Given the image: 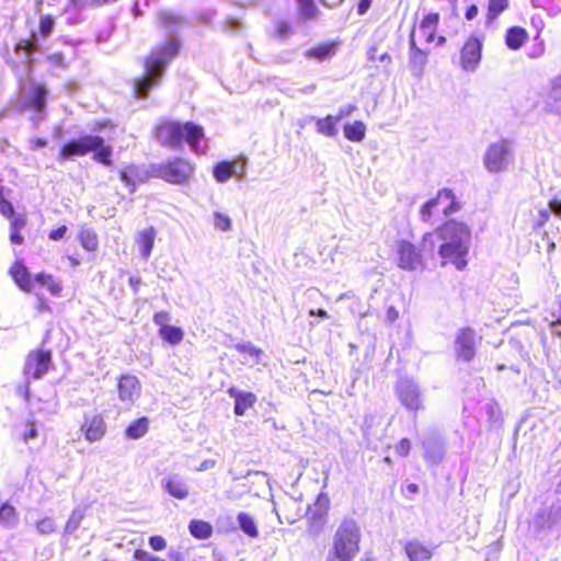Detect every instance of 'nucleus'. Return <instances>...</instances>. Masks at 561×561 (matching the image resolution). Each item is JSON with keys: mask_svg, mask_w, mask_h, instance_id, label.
Wrapping results in <instances>:
<instances>
[{"mask_svg": "<svg viewBox=\"0 0 561 561\" xmlns=\"http://www.w3.org/2000/svg\"><path fill=\"white\" fill-rule=\"evenodd\" d=\"M344 137L353 142H360L366 136V125L362 121L347 123L343 127Z\"/></svg>", "mask_w": 561, "mask_h": 561, "instance_id": "obj_32", "label": "nucleus"}, {"mask_svg": "<svg viewBox=\"0 0 561 561\" xmlns=\"http://www.w3.org/2000/svg\"><path fill=\"white\" fill-rule=\"evenodd\" d=\"M290 32V25L284 21H279L275 25V34L278 37H285Z\"/></svg>", "mask_w": 561, "mask_h": 561, "instance_id": "obj_58", "label": "nucleus"}, {"mask_svg": "<svg viewBox=\"0 0 561 561\" xmlns=\"http://www.w3.org/2000/svg\"><path fill=\"white\" fill-rule=\"evenodd\" d=\"M340 47V41L337 39H325L317 43L312 47L308 48L304 55L308 59H314L323 61L327 58L334 56Z\"/></svg>", "mask_w": 561, "mask_h": 561, "instance_id": "obj_19", "label": "nucleus"}, {"mask_svg": "<svg viewBox=\"0 0 561 561\" xmlns=\"http://www.w3.org/2000/svg\"><path fill=\"white\" fill-rule=\"evenodd\" d=\"M331 502L325 493H320L312 505L309 506L308 517V534L309 536L316 537L322 526L325 524Z\"/></svg>", "mask_w": 561, "mask_h": 561, "instance_id": "obj_12", "label": "nucleus"}, {"mask_svg": "<svg viewBox=\"0 0 561 561\" xmlns=\"http://www.w3.org/2000/svg\"><path fill=\"white\" fill-rule=\"evenodd\" d=\"M336 118L329 114L323 118H319L316 122L317 131L327 137H335L337 134Z\"/></svg>", "mask_w": 561, "mask_h": 561, "instance_id": "obj_37", "label": "nucleus"}, {"mask_svg": "<svg viewBox=\"0 0 561 561\" xmlns=\"http://www.w3.org/2000/svg\"><path fill=\"white\" fill-rule=\"evenodd\" d=\"M214 221L216 228H218L221 231H228L231 228V221L227 215L216 213L214 216Z\"/></svg>", "mask_w": 561, "mask_h": 561, "instance_id": "obj_49", "label": "nucleus"}, {"mask_svg": "<svg viewBox=\"0 0 561 561\" xmlns=\"http://www.w3.org/2000/svg\"><path fill=\"white\" fill-rule=\"evenodd\" d=\"M356 110V106L355 105H346L344 107H341L339 110V112L336 113V115H333V117L336 118V122L339 123L341 119L345 118V117H348L350 115H352V113Z\"/></svg>", "mask_w": 561, "mask_h": 561, "instance_id": "obj_57", "label": "nucleus"}, {"mask_svg": "<svg viewBox=\"0 0 561 561\" xmlns=\"http://www.w3.org/2000/svg\"><path fill=\"white\" fill-rule=\"evenodd\" d=\"M170 320L168 311H158L153 314V322L160 328L169 325L167 322Z\"/></svg>", "mask_w": 561, "mask_h": 561, "instance_id": "obj_55", "label": "nucleus"}, {"mask_svg": "<svg viewBox=\"0 0 561 561\" xmlns=\"http://www.w3.org/2000/svg\"><path fill=\"white\" fill-rule=\"evenodd\" d=\"M36 48V42L32 38H24L16 44V50L33 51Z\"/></svg>", "mask_w": 561, "mask_h": 561, "instance_id": "obj_53", "label": "nucleus"}, {"mask_svg": "<svg viewBox=\"0 0 561 561\" xmlns=\"http://www.w3.org/2000/svg\"><path fill=\"white\" fill-rule=\"evenodd\" d=\"M367 58L371 62L379 61V62L390 64L392 60L391 56L388 53H383V54L377 56V47L376 46L369 47V49L367 51Z\"/></svg>", "mask_w": 561, "mask_h": 561, "instance_id": "obj_48", "label": "nucleus"}, {"mask_svg": "<svg viewBox=\"0 0 561 561\" xmlns=\"http://www.w3.org/2000/svg\"><path fill=\"white\" fill-rule=\"evenodd\" d=\"M35 310L39 313L51 311L48 300L45 299L44 297H38L36 305H35Z\"/></svg>", "mask_w": 561, "mask_h": 561, "instance_id": "obj_61", "label": "nucleus"}, {"mask_svg": "<svg viewBox=\"0 0 561 561\" xmlns=\"http://www.w3.org/2000/svg\"><path fill=\"white\" fill-rule=\"evenodd\" d=\"M396 260L398 267L404 271H414L423 265L421 250L409 240H400L397 243Z\"/></svg>", "mask_w": 561, "mask_h": 561, "instance_id": "obj_13", "label": "nucleus"}, {"mask_svg": "<svg viewBox=\"0 0 561 561\" xmlns=\"http://www.w3.org/2000/svg\"><path fill=\"white\" fill-rule=\"evenodd\" d=\"M482 340L477 336L471 328H462L458 331L455 345L456 356L463 362H471L476 356L474 345Z\"/></svg>", "mask_w": 561, "mask_h": 561, "instance_id": "obj_15", "label": "nucleus"}, {"mask_svg": "<svg viewBox=\"0 0 561 561\" xmlns=\"http://www.w3.org/2000/svg\"><path fill=\"white\" fill-rule=\"evenodd\" d=\"M561 96V78L552 81L550 99L554 102Z\"/></svg>", "mask_w": 561, "mask_h": 561, "instance_id": "obj_62", "label": "nucleus"}, {"mask_svg": "<svg viewBox=\"0 0 561 561\" xmlns=\"http://www.w3.org/2000/svg\"><path fill=\"white\" fill-rule=\"evenodd\" d=\"M512 150L507 140H500L488 147L484 154V167L491 173L503 171L511 159Z\"/></svg>", "mask_w": 561, "mask_h": 561, "instance_id": "obj_11", "label": "nucleus"}, {"mask_svg": "<svg viewBox=\"0 0 561 561\" xmlns=\"http://www.w3.org/2000/svg\"><path fill=\"white\" fill-rule=\"evenodd\" d=\"M14 436L18 440L28 443L38 436V430L35 420H23L14 426Z\"/></svg>", "mask_w": 561, "mask_h": 561, "instance_id": "obj_29", "label": "nucleus"}, {"mask_svg": "<svg viewBox=\"0 0 561 561\" xmlns=\"http://www.w3.org/2000/svg\"><path fill=\"white\" fill-rule=\"evenodd\" d=\"M399 401L411 411H419L422 408L421 394L416 386L410 382H402L397 388Z\"/></svg>", "mask_w": 561, "mask_h": 561, "instance_id": "obj_18", "label": "nucleus"}, {"mask_svg": "<svg viewBox=\"0 0 561 561\" xmlns=\"http://www.w3.org/2000/svg\"><path fill=\"white\" fill-rule=\"evenodd\" d=\"M228 394L234 399V414L238 416L244 415L256 402L254 393L239 391L233 387L228 389Z\"/></svg>", "mask_w": 561, "mask_h": 561, "instance_id": "obj_22", "label": "nucleus"}, {"mask_svg": "<svg viewBox=\"0 0 561 561\" xmlns=\"http://www.w3.org/2000/svg\"><path fill=\"white\" fill-rule=\"evenodd\" d=\"M195 171V165L182 157H173L150 168V175L163 180L167 183L183 185L187 184Z\"/></svg>", "mask_w": 561, "mask_h": 561, "instance_id": "obj_6", "label": "nucleus"}, {"mask_svg": "<svg viewBox=\"0 0 561 561\" xmlns=\"http://www.w3.org/2000/svg\"><path fill=\"white\" fill-rule=\"evenodd\" d=\"M30 145L33 149H41L48 145V140L44 137H35L30 140Z\"/></svg>", "mask_w": 561, "mask_h": 561, "instance_id": "obj_64", "label": "nucleus"}, {"mask_svg": "<svg viewBox=\"0 0 561 561\" xmlns=\"http://www.w3.org/2000/svg\"><path fill=\"white\" fill-rule=\"evenodd\" d=\"M0 214L7 219L11 220L18 214H15V209L13 204L3 196V187L1 186V195H0Z\"/></svg>", "mask_w": 561, "mask_h": 561, "instance_id": "obj_46", "label": "nucleus"}, {"mask_svg": "<svg viewBox=\"0 0 561 561\" xmlns=\"http://www.w3.org/2000/svg\"><path fill=\"white\" fill-rule=\"evenodd\" d=\"M236 172V163L233 161H221L214 167V178L219 183L227 182Z\"/></svg>", "mask_w": 561, "mask_h": 561, "instance_id": "obj_36", "label": "nucleus"}, {"mask_svg": "<svg viewBox=\"0 0 561 561\" xmlns=\"http://www.w3.org/2000/svg\"><path fill=\"white\" fill-rule=\"evenodd\" d=\"M239 526L242 531L251 538H255L259 535L257 527L253 518L247 513H240L238 515Z\"/></svg>", "mask_w": 561, "mask_h": 561, "instance_id": "obj_42", "label": "nucleus"}, {"mask_svg": "<svg viewBox=\"0 0 561 561\" xmlns=\"http://www.w3.org/2000/svg\"><path fill=\"white\" fill-rule=\"evenodd\" d=\"M430 51L423 49L417 45L415 38V25H413L409 33V67L416 76L424 73Z\"/></svg>", "mask_w": 561, "mask_h": 561, "instance_id": "obj_16", "label": "nucleus"}, {"mask_svg": "<svg viewBox=\"0 0 561 561\" xmlns=\"http://www.w3.org/2000/svg\"><path fill=\"white\" fill-rule=\"evenodd\" d=\"M528 39V31L519 25L510 26L504 36L505 45L510 50H519Z\"/></svg>", "mask_w": 561, "mask_h": 561, "instance_id": "obj_21", "label": "nucleus"}, {"mask_svg": "<svg viewBox=\"0 0 561 561\" xmlns=\"http://www.w3.org/2000/svg\"><path fill=\"white\" fill-rule=\"evenodd\" d=\"M546 51L545 43L543 41H540L534 49L528 54L529 58L536 59L543 56Z\"/></svg>", "mask_w": 561, "mask_h": 561, "instance_id": "obj_60", "label": "nucleus"}, {"mask_svg": "<svg viewBox=\"0 0 561 561\" xmlns=\"http://www.w3.org/2000/svg\"><path fill=\"white\" fill-rule=\"evenodd\" d=\"M434 232L443 241L438 248L442 266L451 264L457 270H463L467 266L469 252L465 241L470 238V229L467 224L449 219L437 227Z\"/></svg>", "mask_w": 561, "mask_h": 561, "instance_id": "obj_1", "label": "nucleus"}, {"mask_svg": "<svg viewBox=\"0 0 561 561\" xmlns=\"http://www.w3.org/2000/svg\"><path fill=\"white\" fill-rule=\"evenodd\" d=\"M360 530L354 519L346 518L339 525L331 552L345 560H353L360 549Z\"/></svg>", "mask_w": 561, "mask_h": 561, "instance_id": "obj_5", "label": "nucleus"}, {"mask_svg": "<svg viewBox=\"0 0 561 561\" xmlns=\"http://www.w3.org/2000/svg\"><path fill=\"white\" fill-rule=\"evenodd\" d=\"M118 174L124 185L127 186L130 192H134L140 181L138 168L135 164H129L121 169Z\"/></svg>", "mask_w": 561, "mask_h": 561, "instance_id": "obj_35", "label": "nucleus"}, {"mask_svg": "<svg viewBox=\"0 0 561 561\" xmlns=\"http://www.w3.org/2000/svg\"><path fill=\"white\" fill-rule=\"evenodd\" d=\"M36 529L42 535H48L56 530V525L50 517H43L36 522Z\"/></svg>", "mask_w": 561, "mask_h": 561, "instance_id": "obj_47", "label": "nucleus"}, {"mask_svg": "<svg viewBox=\"0 0 561 561\" xmlns=\"http://www.w3.org/2000/svg\"><path fill=\"white\" fill-rule=\"evenodd\" d=\"M18 522V513L13 505L3 503L0 506V525L7 528L13 527Z\"/></svg>", "mask_w": 561, "mask_h": 561, "instance_id": "obj_38", "label": "nucleus"}, {"mask_svg": "<svg viewBox=\"0 0 561 561\" xmlns=\"http://www.w3.org/2000/svg\"><path fill=\"white\" fill-rule=\"evenodd\" d=\"M157 237V230L153 227H147L138 233L136 243L138 245L141 255L148 259L151 255L154 240Z\"/></svg>", "mask_w": 561, "mask_h": 561, "instance_id": "obj_28", "label": "nucleus"}, {"mask_svg": "<svg viewBox=\"0 0 561 561\" xmlns=\"http://www.w3.org/2000/svg\"><path fill=\"white\" fill-rule=\"evenodd\" d=\"M180 51V43L176 39H169L152 48L144 58L145 72L161 80L167 66Z\"/></svg>", "mask_w": 561, "mask_h": 561, "instance_id": "obj_7", "label": "nucleus"}, {"mask_svg": "<svg viewBox=\"0 0 561 561\" xmlns=\"http://www.w3.org/2000/svg\"><path fill=\"white\" fill-rule=\"evenodd\" d=\"M149 419L147 416H141L128 424L125 428V436L130 439H139L144 437L149 431Z\"/></svg>", "mask_w": 561, "mask_h": 561, "instance_id": "obj_31", "label": "nucleus"}, {"mask_svg": "<svg viewBox=\"0 0 561 561\" xmlns=\"http://www.w3.org/2000/svg\"><path fill=\"white\" fill-rule=\"evenodd\" d=\"M152 557L153 556L145 549H136L133 553V559L135 561H151Z\"/></svg>", "mask_w": 561, "mask_h": 561, "instance_id": "obj_59", "label": "nucleus"}, {"mask_svg": "<svg viewBox=\"0 0 561 561\" xmlns=\"http://www.w3.org/2000/svg\"><path fill=\"white\" fill-rule=\"evenodd\" d=\"M53 366V352L47 348H35L27 353L24 364L23 374L27 379L43 378Z\"/></svg>", "mask_w": 561, "mask_h": 561, "instance_id": "obj_10", "label": "nucleus"}, {"mask_svg": "<svg viewBox=\"0 0 561 561\" xmlns=\"http://www.w3.org/2000/svg\"><path fill=\"white\" fill-rule=\"evenodd\" d=\"M190 534L198 540H205L211 537L213 526L202 519H192L188 524Z\"/></svg>", "mask_w": 561, "mask_h": 561, "instance_id": "obj_34", "label": "nucleus"}, {"mask_svg": "<svg viewBox=\"0 0 561 561\" xmlns=\"http://www.w3.org/2000/svg\"><path fill=\"white\" fill-rule=\"evenodd\" d=\"M80 431L89 443L103 439L107 433V424L101 413H87L80 425Z\"/></svg>", "mask_w": 561, "mask_h": 561, "instance_id": "obj_14", "label": "nucleus"}, {"mask_svg": "<svg viewBox=\"0 0 561 561\" xmlns=\"http://www.w3.org/2000/svg\"><path fill=\"white\" fill-rule=\"evenodd\" d=\"M54 25H55V20L51 15H49V14L42 15L39 19V23H38L39 36L42 38L48 37L54 30Z\"/></svg>", "mask_w": 561, "mask_h": 561, "instance_id": "obj_45", "label": "nucleus"}, {"mask_svg": "<svg viewBox=\"0 0 561 561\" xmlns=\"http://www.w3.org/2000/svg\"><path fill=\"white\" fill-rule=\"evenodd\" d=\"M159 19L163 25L176 24L180 21V18L171 12H162Z\"/></svg>", "mask_w": 561, "mask_h": 561, "instance_id": "obj_56", "label": "nucleus"}, {"mask_svg": "<svg viewBox=\"0 0 561 561\" xmlns=\"http://www.w3.org/2000/svg\"><path fill=\"white\" fill-rule=\"evenodd\" d=\"M27 221L25 214H19L9 220V240L12 244L21 245L24 243L25 238L22 234V230L27 226Z\"/></svg>", "mask_w": 561, "mask_h": 561, "instance_id": "obj_26", "label": "nucleus"}, {"mask_svg": "<svg viewBox=\"0 0 561 561\" xmlns=\"http://www.w3.org/2000/svg\"><path fill=\"white\" fill-rule=\"evenodd\" d=\"M483 35L470 34L459 49V66L466 72H474L482 60Z\"/></svg>", "mask_w": 561, "mask_h": 561, "instance_id": "obj_9", "label": "nucleus"}, {"mask_svg": "<svg viewBox=\"0 0 561 561\" xmlns=\"http://www.w3.org/2000/svg\"><path fill=\"white\" fill-rule=\"evenodd\" d=\"M439 22L440 15L438 12H430L422 18L419 27L423 32L426 43H434Z\"/></svg>", "mask_w": 561, "mask_h": 561, "instance_id": "obj_27", "label": "nucleus"}, {"mask_svg": "<svg viewBox=\"0 0 561 561\" xmlns=\"http://www.w3.org/2000/svg\"><path fill=\"white\" fill-rule=\"evenodd\" d=\"M300 14L306 20H314L319 16V10L313 0H297Z\"/></svg>", "mask_w": 561, "mask_h": 561, "instance_id": "obj_43", "label": "nucleus"}, {"mask_svg": "<svg viewBox=\"0 0 561 561\" xmlns=\"http://www.w3.org/2000/svg\"><path fill=\"white\" fill-rule=\"evenodd\" d=\"M78 241L87 252H95L99 249V236L92 228L82 227L78 232Z\"/></svg>", "mask_w": 561, "mask_h": 561, "instance_id": "obj_30", "label": "nucleus"}, {"mask_svg": "<svg viewBox=\"0 0 561 561\" xmlns=\"http://www.w3.org/2000/svg\"><path fill=\"white\" fill-rule=\"evenodd\" d=\"M68 231L67 226L61 225L57 227L56 229H53L49 231L48 237L50 240L58 241L65 238L66 233Z\"/></svg>", "mask_w": 561, "mask_h": 561, "instance_id": "obj_54", "label": "nucleus"}, {"mask_svg": "<svg viewBox=\"0 0 561 561\" xmlns=\"http://www.w3.org/2000/svg\"><path fill=\"white\" fill-rule=\"evenodd\" d=\"M411 450V442L408 438H402L396 445V451L401 457H407Z\"/></svg>", "mask_w": 561, "mask_h": 561, "instance_id": "obj_51", "label": "nucleus"}, {"mask_svg": "<svg viewBox=\"0 0 561 561\" xmlns=\"http://www.w3.org/2000/svg\"><path fill=\"white\" fill-rule=\"evenodd\" d=\"M159 336L161 340L172 346L180 344L184 339V332L180 327L167 325L159 328Z\"/></svg>", "mask_w": 561, "mask_h": 561, "instance_id": "obj_33", "label": "nucleus"}, {"mask_svg": "<svg viewBox=\"0 0 561 561\" xmlns=\"http://www.w3.org/2000/svg\"><path fill=\"white\" fill-rule=\"evenodd\" d=\"M8 274L15 286L25 294H35L36 285L46 287L48 293L56 297H59L62 293L61 283L51 274L42 271L32 276L26 265L20 260H15L10 265Z\"/></svg>", "mask_w": 561, "mask_h": 561, "instance_id": "obj_4", "label": "nucleus"}, {"mask_svg": "<svg viewBox=\"0 0 561 561\" xmlns=\"http://www.w3.org/2000/svg\"><path fill=\"white\" fill-rule=\"evenodd\" d=\"M140 392L141 383L135 375L123 374L117 378V393L121 401L134 403Z\"/></svg>", "mask_w": 561, "mask_h": 561, "instance_id": "obj_17", "label": "nucleus"}, {"mask_svg": "<svg viewBox=\"0 0 561 561\" xmlns=\"http://www.w3.org/2000/svg\"><path fill=\"white\" fill-rule=\"evenodd\" d=\"M510 8V0H489L486 8V21L496 20L504 11Z\"/></svg>", "mask_w": 561, "mask_h": 561, "instance_id": "obj_39", "label": "nucleus"}, {"mask_svg": "<svg viewBox=\"0 0 561 561\" xmlns=\"http://www.w3.org/2000/svg\"><path fill=\"white\" fill-rule=\"evenodd\" d=\"M163 490L173 499L185 500L190 495V489L181 477L172 474L162 482Z\"/></svg>", "mask_w": 561, "mask_h": 561, "instance_id": "obj_20", "label": "nucleus"}, {"mask_svg": "<svg viewBox=\"0 0 561 561\" xmlns=\"http://www.w3.org/2000/svg\"><path fill=\"white\" fill-rule=\"evenodd\" d=\"M114 128H115V124L108 118L94 121L93 126H92V129L95 131L105 130V129H114Z\"/></svg>", "mask_w": 561, "mask_h": 561, "instance_id": "obj_52", "label": "nucleus"}, {"mask_svg": "<svg viewBox=\"0 0 561 561\" xmlns=\"http://www.w3.org/2000/svg\"><path fill=\"white\" fill-rule=\"evenodd\" d=\"M47 94L48 91L45 84L39 83L34 85L27 101L25 102V107L36 113H43L46 108Z\"/></svg>", "mask_w": 561, "mask_h": 561, "instance_id": "obj_25", "label": "nucleus"}, {"mask_svg": "<svg viewBox=\"0 0 561 561\" xmlns=\"http://www.w3.org/2000/svg\"><path fill=\"white\" fill-rule=\"evenodd\" d=\"M373 0H357V14L364 15L368 12Z\"/></svg>", "mask_w": 561, "mask_h": 561, "instance_id": "obj_63", "label": "nucleus"}, {"mask_svg": "<svg viewBox=\"0 0 561 561\" xmlns=\"http://www.w3.org/2000/svg\"><path fill=\"white\" fill-rule=\"evenodd\" d=\"M93 152V160L105 167L113 164V147L105 144L103 137L99 135H83L65 142L58 152L59 161H67L73 157H84Z\"/></svg>", "mask_w": 561, "mask_h": 561, "instance_id": "obj_3", "label": "nucleus"}, {"mask_svg": "<svg viewBox=\"0 0 561 561\" xmlns=\"http://www.w3.org/2000/svg\"><path fill=\"white\" fill-rule=\"evenodd\" d=\"M404 551L409 561H430L433 557V549L416 539L408 541Z\"/></svg>", "mask_w": 561, "mask_h": 561, "instance_id": "obj_23", "label": "nucleus"}, {"mask_svg": "<svg viewBox=\"0 0 561 561\" xmlns=\"http://www.w3.org/2000/svg\"><path fill=\"white\" fill-rule=\"evenodd\" d=\"M84 516H85V514H84L83 508L77 507V508L72 510V512L69 515L68 520L65 524L64 533L67 535L73 534L79 528Z\"/></svg>", "mask_w": 561, "mask_h": 561, "instance_id": "obj_40", "label": "nucleus"}, {"mask_svg": "<svg viewBox=\"0 0 561 561\" xmlns=\"http://www.w3.org/2000/svg\"><path fill=\"white\" fill-rule=\"evenodd\" d=\"M234 348L238 353L249 355L250 357H252L256 364L261 363V358H262L264 352L262 348L255 346L253 343H251V342L238 343V344H236Z\"/></svg>", "mask_w": 561, "mask_h": 561, "instance_id": "obj_41", "label": "nucleus"}, {"mask_svg": "<svg viewBox=\"0 0 561 561\" xmlns=\"http://www.w3.org/2000/svg\"><path fill=\"white\" fill-rule=\"evenodd\" d=\"M154 134L158 141L164 147L180 149L184 139L194 151H197L199 141L205 138L202 126L193 122L181 124L170 119L158 123Z\"/></svg>", "mask_w": 561, "mask_h": 561, "instance_id": "obj_2", "label": "nucleus"}, {"mask_svg": "<svg viewBox=\"0 0 561 561\" xmlns=\"http://www.w3.org/2000/svg\"><path fill=\"white\" fill-rule=\"evenodd\" d=\"M460 209V204L456 199L454 192L449 188L439 190L435 197L425 202L420 215L423 221H430L433 214L440 210L445 216H449Z\"/></svg>", "mask_w": 561, "mask_h": 561, "instance_id": "obj_8", "label": "nucleus"}, {"mask_svg": "<svg viewBox=\"0 0 561 561\" xmlns=\"http://www.w3.org/2000/svg\"><path fill=\"white\" fill-rule=\"evenodd\" d=\"M160 84V80L148 73L136 77L133 80V93L136 99H146L153 88Z\"/></svg>", "mask_w": 561, "mask_h": 561, "instance_id": "obj_24", "label": "nucleus"}, {"mask_svg": "<svg viewBox=\"0 0 561 561\" xmlns=\"http://www.w3.org/2000/svg\"><path fill=\"white\" fill-rule=\"evenodd\" d=\"M148 543L153 551H163L167 548V540L160 535L150 536Z\"/></svg>", "mask_w": 561, "mask_h": 561, "instance_id": "obj_50", "label": "nucleus"}, {"mask_svg": "<svg viewBox=\"0 0 561 561\" xmlns=\"http://www.w3.org/2000/svg\"><path fill=\"white\" fill-rule=\"evenodd\" d=\"M116 1L117 0H69V4L78 10H83L88 8H99Z\"/></svg>", "mask_w": 561, "mask_h": 561, "instance_id": "obj_44", "label": "nucleus"}]
</instances>
